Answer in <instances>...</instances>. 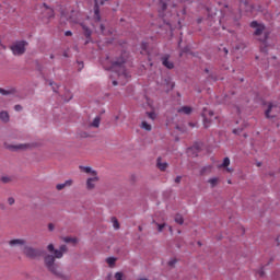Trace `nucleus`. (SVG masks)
Here are the masks:
<instances>
[{
    "label": "nucleus",
    "mask_w": 280,
    "mask_h": 280,
    "mask_svg": "<svg viewBox=\"0 0 280 280\" xmlns=\"http://www.w3.org/2000/svg\"><path fill=\"white\" fill-rule=\"evenodd\" d=\"M65 253H69V248L67 245H61L59 249L55 250V255L47 254L44 257V264L48 272H51L57 279L69 280V276L65 275L58 264H56V259H62Z\"/></svg>",
    "instance_id": "1"
},
{
    "label": "nucleus",
    "mask_w": 280,
    "mask_h": 280,
    "mask_svg": "<svg viewBox=\"0 0 280 280\" xmlns=\"http://www.w3.org/2000/svg\"><path fill=\"white\" fill-rule=\"evenodd\" d=\"M125 63H126V59L121 57L112 63V69L116 73H118L119 78H121L122 80H128L130 75L128 74V71H126V67L124 66Z\"/></svg>",
    "instance_id": "2"
},
{
    "label": "nucleus",
    "mask_w": 280,
    "mask_h": 280,
    "mask_svg": "<svg viewBox=\"0 0 280 280\" xmlns=\"http://www.w3.org/2000/svg\"><path fill=\"white\" fill-rule=\"evenodd\" d=\"M22 253L26 259H40V257H43V250L30 245H24Z\"/></svg>",
    "instance_id": "3"
},
{
    "label": "nucleus",
    "mask_w": 280,
    "mask_h": 280,
    "mask_svg": "<svg viewBox=\"0 0 280 280\" xmlns=\"http://www.w3.org/2000/svg\"><path fill=\"white\" fill-rule=\"evenodd\" d=\"M25 47H27V42L21 40L11 45L10 49L14 56H23V54L26 51Z\"/></svg>",
    "instance_id": "4"
},
{
    "label": "nucleus",
    "mask_w": 280,
    "mask_h": 280,
    "mask_svg": "<svg viewBox=\"0 0 280 280\" xmlns=\"http://www.w3.org/2000/svg\"><path fill=\"white\" fill-rule=\"evenodd\" d=\"M5 150L10 152H25L26 150L32 149V144L30 143H20V144H4Z\"/></svg>",
    "instance_id": "5"
},
{
    "label": "nucleus",
    "mask_w": 280,
    "mask_h": 280,
    "mask_svg": "<svg viewBox=\"0 0 280 280\" xmlns=\"http://www.w3.org/2000/svg\"><path fill=\"white\" fill-rule=\"evenodd\" d=\"M40 19L43 23H49V20L54 19V9L44 3L42 7Z\"/></svg>",
    "instance_id": "6"
},
{
    "label": "nucleus",
    "mask_w": 280,
    "mask_h": 280,
    "mask_svg": "<svg viewBox=\"0 0 280 280\" xmlns=\"http://www.w3.org/2000/svg\"><path fill=\"white\" fill-rule=\"evenodd\" d=\"M250 27L255 30L254 31L255 36H261V34H264V32L266 31V26H264V24L257 23V21L252 22Z\"/></svg>",
    "instance_id": "7"
},
{
    "label": "nucleus",
    "mask_w": 280,
    "mask_h": 280,
    "mask_svg": "<svg viewBox=\"0 0 280 280\" xmlns=\"http://www.w3.org/2000/svg\"><path fill=\"white\" fill-rule=\"evenodd\" d=\"M277 113H279V107L275 104H269L268 109L266 110L265 115L268 119H272L277 117Z\"/></svg>",
    "instance_id": "8"
},
{
    "label": "nucleus",
    "mask_w": 280,
    "mask_h": 280,
    "mask_svg": "<svg viewBox=\"0 0 280 280\" xmlns=\"http://www.w3.org/2000/svg\"><path fill=\"white\" fill-rule=\"evenodd\" d=\"M201 115H202V118H203L205 127L209 128V124H211V117H213V110H209L207 108H203Z\"/></svg>",
    "instance_id": "9"
},
{
    "label": "nucleus",
    "mask_w": 280,
    "mask_h": 280,
    "mask_svg": "<svg viewBox=\"0 0 280 280\" xmlns=\"http://www.w3.org/2000/svg\"><path fill=\"white\" fill-rule=\"evenodd\" d=\"M100 182V177L97 175L90 177L86 179V189L89 191H93V189H95V183Z\"/></svg>",
    "instance_id": "10"
},
{
    "label": "nucleus",
    "mask_w": 280,
    "mask_h": 280,
    "mask_svg": "<svg viewBox=\"0 0 280 280\" xmlns=\"http://www.w3.org/2000/svg\"><path fill=\"white\" fill-rule=\"evenodd\" d=\"M106 0H95V9H94V14H95V19L97 21H101L102 18H100V8L97 5H104V2Z\"/></svg>",
    "instance_id": "11"
},
{
    "label": "nucleus",
    "mask_w": 280,
    "mask_h": 280,
    "mask_svg": "<svg viewBox=\"0 0 280 280\" xmlns=\"http://www.w3.org/2000/svg\"><path fill=\"white\" fill-rule=\"evenodd\" d=\"M162 65L166 67V69H174V62L170 61V55H165L161 58Z\"/></svg>",
    "instance_id": "12"
},
{
    "label": "nucleus",
    "mask_w": 280,
    "mask_h": 280,
    "mask_svg": "<svg viewBox=\"0 0 280 280\" xmlns=\"http://www.w3.org/2000/svg\"><path fill=\"white\" fill-rule=\"evenodd\" d=\"M73 185V179H68L63 184H57L56 189L57 191H62L66 187H71Z\"/></svg>",
    "instance_id": "13"
},
{
    "label": "nucleus",
    "mask_w": 280,
    "mask_h": 280,
    "mask_svg": "<svg viewBox=\"0 0 280 280\" xmlns=\"http://www.w3.org/2000/svg\"><path fill=\"white\" fill-rule=\"evenodd\" d=\"M9 246L14 247V246H25V240L23 238H14L9 241Z\"/></svg>",
    "instance_id": "14"
},
{
    "label": "nucleus",
    "mask_w": 280,
    "mask_h": 280,
    "mask_svg": "<svg viewBox=\"0 0 280 280\" xmlns=\"http://www.w3.org/2000/svg\"><path fill=\"white\" fill-rule=\"evenodd\" d=\"M80 170H82V172H85V174H92V176H97V171H93L91 166H80Z\"/></svg>",
    "instance_id": "15"
},
{
    "label": "nucleus",
    "mask_w": 280,
    "mask_h": 280,
    "mask_svg": "<svg viewBox=\"0 0 280 280\" xmlns=\"http://www.w3.org/2000/svg\"><path fill=\"white\" fill-rule=\"evenodd\" d=\"M15 93H16V89L5 90L3 88H0L1 95H14Z\"/></svg>",
    "instance_id": "16"
},
{
    "label": "nucleus",
    "mask_w": 280,
    "mask_h": 280,
    "mask_svg": "<svg viewBox=\"0 0 280 280\" xmlns=\"http://www.w3.org/2000/svg\"><path fill=\"white\" fill-rule=\"evenodd\" d=\"M62 241L66 243V244H78V240L75 237H71V236H65L62 237Z\"/></svg>",
    "instance_id": "17"
},
{
    "label": "nucleus",
    "mask_w": 280,
    "mask_h": 280,
    "mask_svg": "<svg viewBox=\"0 0 280 280\" xmlns=\"http://www.w3.org/2000/svg\"><path fill=\"white\" fill-rule=\"evenodd\" d=\"M0 119L4 121V124H8V121H10V114H8V112H1Z\"/></svg>",
    "instance_id": "18"
},
{
    "label": "nucleus",
    "mask_w": 280,
    "mask_h": 280,
    "mask_svg": "<svg viewBox=\"0 0 280 280\" xmlns=\"http://www.w3.org/2000/svg\"><path fill=\"white\" fill-rule=\"evenodd\" d=\"M158 167L161 170V172H165V170H167V162H161V158H159Z\"/></svg>",
    "instance_id": "19"
},
{
    "label": "nucleus",
    "mask_w": 280,
    "mask_h": 280,
    "mask_svg": "<svg viewBox=\"0 0 280 280\" xmlns=\"http://www.w3.org/2000/svg\"><path fill=\"white\" fill-rule=\"evenodd\" d=\"M178 113H184V115H191V107L183 106L178 109Z\"/></svg>",
    "instance_id": "20"
},
{
    "label": "nucleus",
    "mask_w": 280,
    "mask_h": 280,
    "mask_svg": "<svg viewBox=\"0 0 280 280\" xmlns=\"http://www.w3.org/2000/svg\"><path fill=\"white\" fill-rule=\"evenodd\" d=\"M211 170H212L211 166H203V167L200 170V175H201V176H207V174H211Z\"/></svg>",
    "instance_id": "21"
},
{
    "label": "nucleus",
    "mask_w": 280,
    "mask_h": 280,
    "mask_svg": "<svg viewBox=\"0 0 280 280\" xmlns=\"http://www.w3.org/2000/svg\"><path fill=\"white\" fill-rule=\"evenodd\" d=\"M208 183L211 185L212 189L213 187H218L219 183H220V178L218 177H213L208 179Z\"/></svg>",
    "instance_id": "22"
},
{
    "label": "nucleus",
    "mask_w": 280,
    "mask_h": 280,
    "mask_svg": "<svg viewBox=\"0 0 280 280\" xmlns=\"http://www.w3.org/2000/svg\"><path fill=\"white\" fill-rule=\"evenodd\" d=\"M112 224L116 231H119L120 225H119V220H117V217H112Z\"/></svg>",
    "instance_id": "23"
},
{
    "label": "nucleus",
    "mask_w": 280,
    "mask_h": 280,
    "mask_svg": "<svg viewBox=\"0 0 280 280\" xmlns=\"http://www.w3.org/2000/svg\"><path fill=\"white\" fill-rule=\"evenodd\" d=\"M101 121H102V118H100V116L95 117L94 120L91 124L92 128H100V122Z\"/></svg>",
    "instance_id": "24"
},
{
    "label": "nucleus",
    "mask_w": 280,
    "mask_h": 280,
    "mask_svg": "<svg viewBox=\"0 0 280 280\" xmlns=\"http://www.w3.org/2000/svg\"><path fill=\"white\" fill-rule=\"evenodd\" d=\"M117 261V258L115 257H108L106 259V262L108 264L109 268H115V262Z\"/></svg>",
    "instance_id": "25"
},
{
    "label": "nucleus",
    "mask_w": 280,
    "mask_h": 280,
    "mask_svg": "<svg viewBox=\"0 0 280 280\" xmlns=\"http://www.w3.org/2000/svg\"><path fill=\"white\" fill-rule=\"evenodd\" d=\"M141 128H143V130H148V132H150V130H152V125L148 124V121H142Z\"/></svg>",
    "instance_id": "26"
},
{
    "label": "nucleus",
    "mask_w": 280,
    "mask_h": 280,
    "mask_svg": "<svg viewBox=\"0 0 280 280\" xmlns=\"http://www.w3.org/2000/svg\"><path fill=\"white\" fill-rule=\"evenodd\" d=\"M175 222H176L177 224H184V223H185V219L183 218L182 214H176V215H175Z\"/></svg>",
    "instance_id": "27"
},
{
    "label": "nucleus",
    "mask_w": 280,
    "mask_h": 280,
    "mask_svg": "<svg viewBox=\"0 0 280 280\" xmlns=\"http://www.w3.org/2000/svg\"><path fill=\"white\" fill-rule=\"evenodd\" d=\"M114 277L116 280H126L124 272L121 271L116 272Z\"/></svg>",
    "instance_id": "28"
},
{
    "label": "nucleus",
    "mask_w": 280,
    "mask_h": 280,
    "mask_svg": "<svg viewBox=\"0 0 280 280\" xmlns=\"http://www.w3.org/2000/svg\"><path fill=\"white\" fill-rule=\"evenodd\" d=\"M147 117H149V119H152V121H154V119H156V113L147 112Z\"/></svg>",
    "instance_id": "29"
},
{
    "label": "nucleus",
    "mask_w": 280,
    "mask_h": 280,
    "mask_svg": "<svg viewBox=\"0 0 280 280\" xmlns=\"http://www.w3.org/2000/svg\"><path fill=\"white\" fill-rule=\"evenodd\" d=\"M231 165V160L229 158H224L221 167H229Z\"/></svg>",
    "instance_id": "30"
},
{
    "label": "nucleus",
    "mask_w": 280,
    "mask_h": 280,
    "mask_svg": "<svg viewBox=\"0 0 280 280\" xmlns=\"http://www.w3.org/2000/svg\"><path fill=\"white\" fill-rule=\"evenodd\" d=\"M1 183H4V184L12 183V177H10V176H2L1 177Z\"/></svg>",
    "instance_id": "31"
},
{
    "label": "nucleus",
    "mask_w": 280,
    "mask_h": 280,
    "mask_svg": "<svg viewBox=\"0 0 280 280\" xmlns=\"http://www.w3.org/2000/svg\"><path fill=\"white\" fill-rule=\"evenodd\" d=\"M47 250L49 252V253H54V255H56V247H54V244H49L48 246H47Z\"/></svg>",
    "instance_id": "32"
},
{
    "label": "nucleus",
    "mask_w": 280,
    "mask_h": 280,
    "mask_svg": "<svg viewBox=\"0 0 280 280\" xmlns=\"http://www.w3.org/2000/svg\"><path fill=\"white\" fill-rule=\"evenodd\" d=\"M83 30H84V34H85L86 38H91V30H89V27H86V26H83Z\"/></svg>",
    "instance_id": "33"
},
{
    "label": "nucleus",
    "mask_w": 280,
    "mask_h": 280,
    "mask_svg": "<svg viewBox=\"0 0 280 280\" xmlns=\"http://www.w3.org/2000/svg\"><path fill=\"white\" fill-rule=\"evenodd\" d=\"M155 224L158 226L159 233H163V229H164V226H166V224L165 223H163V224L155 223Z\"/></svg>",
    "instance_id": "34"
},
{
    "label": "nucleus",
    "mask_w": 280,
    "mask_h": 280,
    "mask_svg": "<svg viewBox=\"0 0 280 280\" xmlns=\"http://www.w3.org/2000/svg\"><path fill=\"white\" fill-rule=\"evenodd\" d=\"M268 38V33H264V37H259L258 40H260L261 43H266Z\"/></svg>",
    "instance_id": "35"
},
{
    "label": "nucleus",
    "mask_w": 280,
    "mask_h": 280,
    "mask_svg": "<svg viewBox=\"0 0 280 280\" xmlns=\"http://www.w3.org/2000/svg\"><path fill=\"white\" fill-rule=\"evenodd\" d=\"M14 110H16V113H21V110H23V106H21V105H15V106H14Z\"/></svg>",
    "instance_id": "36"
},
{
    "label": "nucleus",
    "mask_w": 280,
    "mask_h": 280,
    "mask_svg": "<svg viewBox=\"0 0 280 280\" xmlns=\"http://www.w3.org/2000/svg\"><path fill=\"white\" fill-rule=\"evenodd\" d=\"M15 200L13 197H9L8 198V203L12 207V205H14Z\"/></svg>",
    "instance_id": "37"
},
{
    "label": "nucleus",
    "mask_w": 280,
    "mask_h": 280,
    "mask_svg": "<svg viewBox=\"0 0 280 280\" xmlns=\"http://www.w3.org/2000/svg\"><path fill=\"white\" fill-rule=\"evenodd\" d=\"M49 85L52 86V90L56 92V89H58V85H56V83H54V81L49 82Z\"/></svg>",
    "instance_id": "38"
},
{
    "label": "nucleus",
    "mask_w": 280,
    "mask_h": 280,
    "mask_svg": "<svg viewBox=\"0 0 280 280\" xmlns=\"http://www.w3.org/2000/svg\"><path fill=\"white\" fill-rule=\"evenodd\" d=\"M180 180H183V176H177L175 178V183L178 185L180 183Z\"/></svg>",
    "instance_id": "39"
},
{
    "label": "nucleus",
    "mask_w": 280,
    "mask_h": 280,
    "mask_svg": "<svg viewBox=\"0 0 280 280\" xmlns=\"http://www.w3.org/2000/svg\"><path fill=\"white\" fill-rule=\"evenodd\" d=\"M176 261H177L176 259L170 260V261H168V266H175V265H176Z\"/></svg>",
    "instance_id": "40"
},
{
    "label": "nucleus",
    "mask_w": 280,
    "mask_h": 280,
    "mask_svg": "<svg viewBox=\"0 0 280 280\" xmlns=\"http://www.w3.org/2000/svg\"><path fill=\"white\" fill-rule=\"evenodd\" d=\"M162 10H163V12H165V10H167V4L165 2H162Z\"/></svg>",
    "instance_id": "41"
},
{
    "label": "nucleus",
    "mask_w": 280,
    "mask_h": 280,
    "mask_svg": "<svg viewBox=\"0 0 280 280\" xmlns=\"http://www.w3.org/2000/svg\"><path fill=\"white\" fill-rule=\"evenodd\" d=\"M259 277H265L266 276V272L264 271V269H261L259 272H258Z\"/></svg>",
    "instance_id": "42"
},
{
    "label": "nucleus",
    "mask_w": 280,
    "mask_h": 280,
    "mask_svg": "<svg viewBox=\"0 0 280 280\" xmlns=\"http://www.w3.org/2000/svg\"><path fill=\"white\" fill-rule=\"evenodd\" d=\"M101 32H102V34H106L104 24H101Z\"/></svg>",
    "instance_id": "43"
},
{
    "label": "nucleus",
    "mask_w": 280,
    "mask_h": 280,
    "mask_svg": "<svg viewBox=\"0 0 280 280\" xmlns=\"http://www.w3.org/2000/svg\"><path fill=\"white\" fill-rule=\"evenodd\" d=\"M65 36H73V33H71V31H67V32L65 33Z\"/></svg>",
    "instance_id": "44"
},
{
    "label": "nucleus",
    "mask_w": 280,
    "mask_h": 280,
    "mask_svg": "<svg viewBox=\"0 0 280 280\" xmlns=\"http://www.w3.org/2000/svg\"><path fill=\"white\" fill-rule=\"evenodd\" d=\"M48 229H49V231H54V229H55L54 223L48 224Z\"/></svg>",
    "instance_id": "45"
},
{
    "label": "nucleus",
    "mask_w": 280,
    "mask_h": 280,
    "mask_svg": "<svg viewBox=\"0 0 280 280\" xmlns=\"http://www.w3.org/2000/svg\"><path fill=\"white\" fill-rule=\"evenodd\" d=\"M240 132H241L240 129H234V130H233V133H234V135H240Z\"/></svg>",
    "instance_id": "46"
},
{
    "label": "nucleus",
    "mask_w": 280,
    "mask_h": 280,
    "mask_svg": "<svg viewBox=\"0 0 280 280\" xmlns=\"http://www.w3.org/2000/svg\"><path fill=\"white\" fill-rule=\"evenodd\" d=\"M0 209H1L2 211H5V205L0 203Z\"/></svg>",
    "instance_id": "47"
},
{
    "label": "nucleus",
    "mask_w": 280,
    "mask_h": 280,
    "mask_svg": "<svg viewBox=\"0 0 280 280\" xmlns=\"http://www.w3.org/2000/svg\"><path fill=\"white\" fill-rule=\"evenodd\" d=\"M223 51L225 55L229 54V49H226V48H223Z\"/></svg>",
    "instance_id": "48"
},
{
    "label": "nucleus",
    "mask_w": 280,
    "mask_h": 280,
    "mask_svg": "<svg viewBox=\"0 0 280 280\" xmlns=\"http://www.w3.org/2000/svg\"><path fill=\"white\" fill-rule=\"evenodd\" d=\"M138 231H143V228L141 225L138 226Z\"/></svg>",
    "instance_id": "49"
},
{
    "label": "nucleus",
    "mask_w": 280,
    "mask_h": 280,
    "mask_svg": "<svg viewBox=\"0 0 280 280\" xmlns=\"http://www.w3.org/2000/svg\"><path fill=\"white\" fill-rule=\"evenodd\" d=\"M73 98V95H70L69 98L67 100V102H69V100H72Z\"/></svg>",
    "instance_id": "50"
},
{
    "label": "nucleus",
    "mask_w": 280,
    "mask_h": 280,
    "mask_svg": "<svg viewBox=\"0 0 280 280\" xmlns=\"http://www.w3.org/2000/svg\"><path fill=\"white\" fill-rule=\"evenodd\" d=\"M114 86H117V81H113Z\"/></svg>",
    "instance_id": "51"
},
{
    "label": "nucleus",
    "mask_w": 280,
    "mask_h": 280,
    "mask_svg": "<svg viewBox=\"0 0 280 280\" xmlns=\"http://www.w3.org/2000/svg\"><path fill=\"white\" fill-rule=\"evenodd\" d=\"M257 166H258V167H261V162L257 163Z\"/></svg>",
    "instance_id": "52"
},
{
    "label": "nucleus",
    "mask_w": 280,
    "mask_h": 280,
    "mask_svg": "<svg viewBox=\"0 0 280 280\" xmlns=\"http://www.w3.org/2000/svg\"><path fill=\"white\" fill-rule=\"evenodd\" d=\"M81 68L84 67V62H80Z\"/></svg>",
    "instance_id": "53"
},
{
    "label": "nucleus",
    "mask_w": 280,
    "mask_h": 280,
    "mask_svg": "<svg viewBox=\"0 0 280 280\" xmlns=\"http://www.w3.org/2000/svg\"><path fill=\"white\" fill-rule=\"evenodd\" d=\"M189 126H191V128H194V124L189 122Z\"/></svg>",
    "instance_id": "54"
},
{
    "label": "nucleus",
    "mask_w": 280,
    "mask_h": 280,
    "mask_svg": "<svg viewBox=\"0 0 280 280\" xmlns=\"http://www.w3.org/2000/svg\"><path fill=\"white\" fill-rule=\"evenodd\" d=\"M226 172H232V170L231 168H226Z\"/></svg>",
    "instance_id": "55"
},
{
    "label": "nucleus",
    "mask_w": 280,
    "mask_h": 280,
    "mask_svg": "<svg viewBox=\"0 0 280 280\" xmlns=\"http://www.w3.org/2000/svg\"><path fill=\"white\" fill-rule=\"evenodd\" d=\"M143 49H145V44H142Z\"/></svg>",
    "instance_id": "56"
},
{
    "label": "nucleus",
    "mask_w": 280,
    "mask_h": 280,
    "mask_svg": "<svg viewBox=\"0 0 280 280\" xmlns=\"http://www.w3.org/2000/svg\"><path fill=\"white\" fill-rule=\"evenodd\" d=\"M202 20H198V23H201Z\"/></svg>",
    "instance_id": "57"
},
{
    "label": "nucleus",
    "mask_w": 280,
    "mask_h": 280,
    "mask_svg": "<svg viewBox=\"0 0 280 280\" xmlns=\"http://www.w3.org/2000/svg\"><path fill=\"white\" fill-rule=\"evenodd\" d=\"M170 231H171V233H172V226H170Z\"/></svg>",
    "instance_id": "58"
},
{
    "label": "nucleus",
    "mask_w": 280,
    "mask_h": 280,
    "mask_svg": "<svg viewBox=\"0 0 280 280\" xmlns=\"http://www.w3.org/2000/svg\"><path fill=\"white\" fill-rule=\"evenodd\" d=\"M184 51H187V48H184Z\"/></svg>",
    "instance_id": "59"
},
{
    "label": "nucleus",
    "mask_w": 280,
    "mask_h": 280,
    "mask_svg": "<svg viewBox=\"0 0 280 280\" xmlns=\"http://www.w3.org/2000/svg\"><path fill=\"white\" fill-rule=\"evenodd\" d=\"M228 183H229V185H231V180H229Z\"/></svg>",
    "instance_id": "60"
},
{
    "label": "nucleus",
    "mask_w": 280,
    "mask_h": 280,
    "mask_svg": "<svg viewBox=\"0 0 280 280\" xmlns=\"http://www.w3.org/2000/svg\"><path fill=\"white\" fill-rule=\"evenodd\" d=\"M172 89H174V84H172Z\"/></svg>",
    "instance_id": "61"
}]
</instances>
